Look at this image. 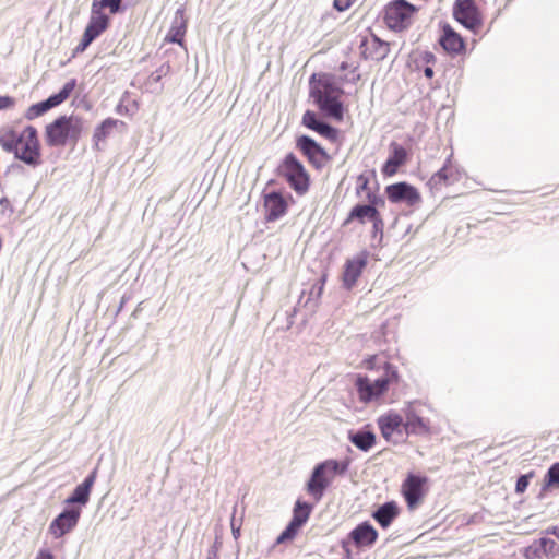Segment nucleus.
Returning <instances> with one entry per match:
<instances>
[{"instance_id":"18","label":"nucleus","mask_w":559,"mask_h":559,"mask_svg":"<svg viewBox=\"0 0 559 559\" xmlns=\"http://www.w3.org/2000/svg\"><path fill=\"white\" fill-rule=\"evenodd\" d=\"M97 477V469L92 471L81 483L78 485L73 492L66 499L67 504H79V507L86 506L90 501L92 488Z\"/></svg>"},{"instance_id":"25","label":"nucleus","mask_w":559,"mask_h":559,"mask_svg":"<svg viewBox=\"0 0 559 559\" xmlns=\"http://www.w3.org/2000/svg\"><path fill=\"white\" fill-rule=\"evenodd\" d=\"M397 515L399 507L395 501L384 502L372 512V518L382 528H388Z\"/></svg>"},{"instance_id":"17","label":"nucleus","mask_w":559,"mask_h":559,"mask_svg":"<svg viewBox=\"0 0 559 559\" xmlns=\"http://www.w3.org/2000/svg\"><path fill=\"white\" fill-rule=\"evenodd\" d=\"M301 122L306 128L319 133L330 141H335L337 139L338 130L320 119L317 112L312 110L305 111Z\"/></svg>"},{"instance_id":"7","label":"nucleus","mask_w":559,"mask_h":559,"mask_svg":"<svg viewBox=\"0 0 559 559\" xmlns=\"http://www.w3.org/2000/svg\"><path fill=\"white\" fill-rule=\"evenodd\" d=\"M296 148L300 151L308 163L317 170L323 169L331 160V156L328 152L309 135L302 134L297 136Z\"/></svg>"},{"instance_id":"45","label":"nucleus","mask_w":559,"mask_h":559,"mask_svg":"<svg viewBox=\"0 0 559 559\" xmlns=\"http://www.w3.org/2000/svg\"><path fill=\"white\" fill-rule=\"evenodd\" d=\"M367 199L369 201L368 204H373L374 207H377L378 204H384V201L382 198L376 195L373 192L368 191L367 192Z\"/></svg>"},{"instance_id":"41","label":"nucleus","mask_w":559,"mask_h":559,"mask_svg":"<svg viewBox=\"0 0 559 559\" xmlns=\"http://www.w3.org/2000/svg\"><path fill=\"white\" fill-rule=\"evenodd\" d=\"M90 37H87L85 34H83L80 44L75 47L74 53L83 52L86 50V48L93 43Z\"/></svg>"},{"instance_id":"3","label":"nucleus","mask_w":559,"mask_h":559,"mask_svg":"<svg viewBox=\"0 0 559 559\" xmlns=\"http://www.w3.org/2000/svg\"><path fill=\"white\" fill-rule=\"evenodd\" d=\"M277 175L283 177L297 195H305L310 188V175L294 153L285 155L277 166Z\"/></svg>"},{"instance_id":"44","label":"nucleus","mask_w":559,"mask_h":559,"mask_svg":"<svg viewBox=\"0 0 559 559\" xmlns=\"http://www.w3.org/2000/svg\"><path fill=\"white\" fill-rule=\"evenodd\" d=\"M234 512H236V506L234 507ZM230 526H231V533H233L234 538L235 539L239 538L241 524L236 523L235 513H233V516L230 520Z\"/></svg>"},{"instance_id":"15","label":"nucleus","mask_w":559,"mask_h":559,"mask_svg":"<svg viewBox=\"0 0 559 559\" xmlns=\"http://www.w3.org/2000/svg\"><path fill=\"white\" fill-rule=\"evenodd\" d=\"M368 262V252L361 251L353 259H348L344 265L343 285L350 289L359 278Z\"/></svg>"},{"instance_id":"40","label":"nucleus","mask_w":559,"mask_h":559,"mask_svg":"<svg viewBox=\"0 0 559 559\" xmlns=\"http://www.w3.org/2000/svg\"><path fill=\"white\" fill-rule=\"evenodd\" d=\"M357 193L359 194L361 191H370L369 190V178L365 174H361L357 178Z\"/></svg>"},{"instance_id":"14","label":"nucleus","mask_w":559,"mask_h":559,"mask_svg":"<svg viewBox=\"0 0 559 559\" xmlns=\"http://www.w3.org/2000/svg\"><path fill=\"white\" fill-rule=\"evenodd\" d=\"M318 74L313 73L310 78V96L313 100L325 97H341L344 93L343 88L330 79H317Z\"/></svg>"},{"instance_id":"10","label":"nucleus","mask_w":559,"mask_h":559,"mask_svg":"<svg viewBox=\"0 0 559 559\" xmlns=\"http://www.w3.org/2000/svg\"><path fill=\"white\" fill-rule=\"evenodd\" d=\"M81 516L80 507L66 508L50 523L49 534L55 538H60L71 532L79 523Z\"/></svg>"},{"instance_id":"29","label":"nucleus","mask_w":559,"mask_h":559,"mask_svg":"<svg viewBox=\"0 0 559 559\" xmlns=\"http://www.w3.org/2000/svg\"><path fill=\"white\" fill-rule=\"evenodd\" d=\"M379 213L380 212L373 206V204H357L350 210L344 224H348L354 219L364 224L366 221H371L372 217Z\"/></svg>"},{"instance_id":"9","label":"nucleus","mask_w":559,"mask_h":559,"mask_svg":"<svg viewBox=\"0 0 559 559\" xmlns=\"http://www.w3.org/2000/svg\"><path fill=\"white\" fill-rule=\"evenodd\" d=\"M313 506L309 502L302 501L298 499L295 502L293 509V518L284 528V531L276 538V544H283L285 542L292 540L297 535L298 531L304 526V524L308 521Z\"/></svg>"},{"instance_id":"4","label":"nucleus","mask_w":559,"mask_h":559,"mask_svg":"<svg viewBox=\"0 0 559 559\" xmlns=\"http://www.w3.org/2000/svg\"><path fill=\"white\" fill-rule=\"evenodd\" d=\"M396 380L397 371L390 364H385L384 373L376 380H370L367 376H357L355 385L359 400L369 403L380 397L388 391L390 383Z\"/></svg>"},{"instance_id":"36","label":"nucleus","mask_w":559,"mask_h":559,"mask_svg":"<svg viewBox=\"0 0 559 559\" xmlns=\"http://www.w3.org/2000/svg\"><path fill=\"white\" fill-rule=\"evenodd\" d=\"M539 540L546 558H554L559 552V544L556 540L548 537H542Z\"/></svg>"},{"instance_id":"43","label":"nucleus","mask_w":559,"mask_h":559,"mask_svg":"<svg viewBox=\"0 0 559 559\" xmlns=\"http://www.w3.org/2000/svg\"><path fill=\"white\" fill-rule=\"evenodd\" d=\"M355 0H334V8L340 11V12H343L345 10H347L353 3H354Z\"/></svg>"},{"instance_id":"39","label":"nucleus","mask_w":559,"mask_h":559,"mask_svg":"<svg viewBox=\"0 0 559 559\" xmlns=\"http://www.w3.org/2000/svg\"><path fill=\"white\" fill-rule=\"evenodd\" d=\"M530 484V476L528 475H521L515 483V492L516 493H523Z\"/></svg>"},{"instance_id":"22","label":"nucleus","mask_w":559,"mask_h":559,"mask_svg":"<svg viewBox=\"0 0 559 559\" xmlns=\"http://www.w3.org/2000/svg\"><path fill=\"white\" fill-rule=\"evenodd\" d=\"M349 538L357 547L371 546L378 538V532L368 521H366L358 524L350 531Z\"/></svg>"},{"instance_id":"33","label":"nucleus","mask_w":559,"mask_h":559,"mask_svg":"<svg viewBox=\"0 0 559 559\" xmlns=\"http://www.w3.org/2000/svg\"><path fill=\"white\" fill-rule=\"evenodd\" d=\"M118 123L122 124L123 122L114 118L105 119L94 131L93 140L95 141V144L98 145L100 141L106 140Z\"/></svg>"},{"instance_id":"6","label":"nucleus","mask_w":559,"mask_h":559,"mask_svg":"<svg viewBox=\"0 0 559 559\" xmlns=\"http://www.w3.org/2000/svg\"><path fill=\"white\" fill-rule=\"evenodd\" d=\"M416 10V7L406 0H394L384 9V21L390 29L404 31L411 25Z\"/></svg>"},{"instance_id":"12","label":"nucleus","mask_w":559,"mask_h":559,"mask_svg":"<svg viewBox=\"0 0 559 559\" xmlns=\"http://www.w3.org/2000/svg\"><path fill=\"white\" fill-rule=\"evenodd\" d=\"M385 193L392 203H406L407 205L413 206L420 201L418 190L405 181L389 185L385 188Z\"/></svg>"},{"instance_id":"47","label":"nucleus","mask_w":559,"mask_h":559,"mask_svg":"<svg viewBox=\"0 0 559 559\" xmlns=\"http://www.w3.org/2000/svg\"><path fill=\"white\" fill-rule=\"evenodd\" d=\"M36 559H55L49 550H40Z\"/></svg>"},{"instance_id":"35","label":"nucleus","mask_w":559,"mask_h":559,"mask_svg":"<svg viewBox=\"0 0 559 559\" xmlns=\"http://www.w3.org/2000/svg\"><path fill=\"white\" fill-rule=\"evenodd\" d=\"M523 556L525 559H543L545 558V549L539 539L534 540L530 546L524 549Z\"/></svg>"},{"instance_id":"30","label":"nucleus","mask_w":559,"mask_h":559,"mask_svg":"<svg viewBox=\"0 0 559 559\" xmlns=\"http://www.w3.org/2000/svg\"><path fill=\"white\" fill-rule=\"evenodd\" d=\"M170 64L165 62L160 64L151 75L147 78L145 82L146 90L151 93H160L163 90V85L160 81L164 76H166L170 72Z\"/></svg>"},{"instance_id":"42","label":"nucleus","mask_w":559,"mask_h":559,"mask_svg":"<svg viewBox=\"0 0 559 559\" xmlns=\"http://www.w3.org/2000/svg\"><path fill=\"white\" fill-rule=\"evenodd\" d=\"M370 222L372 223L373 234L374 235L377 233L382 234L384 224H383V219H382L380 213L378 215H376L374 217H372V219Z\"/></svg>"},{"instance_id":"13","label":"nucleus","mask_w":559,"mask_h":559,"mask_svg":"<svg viewBox=\"0 0 559 559\" xmlns=\"http://www.w3.org/2000/svg\"><path fill=\"white\" fill-rule=\"evenodd\" d=\"M425 476L409 474L402 485V492L409 509H415L424 497Z\"/></svg>"},{"instance_id":"5","label":"nucleus","mask_w":559,"mask_h":559,"mask_svg":"<svg viewBox=\"0 0 559 559\" xmlns=\"http://www.w3.org/2000/svg\"><path fill=\"white\" fill-rule=\"evenodd\" d=\"M14 157L33 168L41 164L40 143L35 127L27 126L19 133V143L16 144Z\"/></svg>"},{"instance_id":"34","label":"nucleus","mask_w":559,"mask_h":559,"mask_svg":"<svg viewBox=\"0 0 559 559\" xmlns=\"http://www.w3.org/2000/svg\"><path fill=\"white\" fill-rule=\"evenodd\" d=\"M19 143V134L15 131H10L0 136V146L8 153H15L16 144Z\"/></svg>"},{"instance_id":"19","label":"nucleus","mask_w":559,"mask_h":559,"mask_svg":"<svg viewBox=\"0 0 559 559\" xmlns=\"http://www.w3.org/2000/svg\"><path fill=\"white\" fill-rule=\"evenodd\" d=\"M407 151L400 144L392 142L390 144V155L382 166V174L384 176H393L397 169L407 162Z\"/></svg>"},{"instance_id":"51","label":"nucleus","mask_w":559,"mask_h":559,"mask_svg":"<svg viewBox=\"0 0 559 559\" xmlns=\"http://www.w3.org/2000/svg\"><path fill=\"white\" fill-rule=\"evenodd\" d=\"M341 69H342V70H345V69H346V63H345V62H343V63L341 64Z\"/></svg>"},{"instance_id":"28","label":"nucleus","mask_w":559,"mask_h":559,"mask_svg":"<svg viewBox=\"0 0 559 559\" xmlns=\"http://www.w3.org/2000/svg\"><path fill=\"white\" fill-rule=\"evenodd\" d=\"M376 435L371 430H350L348 440L360 451L368 452L376 444Z\"/></svg>"},{"instance_id":"27","label":"nucleus","mask_w":559,"mask_h":559,"mask_svg":"<svg viewBox=\"0 0 559 559\" xmlns=\"http://www.w3.org/2000/svg\"><path fill=\"white\" fill-rule=\"evenodd\" d=\"M319 109L328 117L342 120L344 117V106L340 97H325L314 100Z\"/></svg>"},{"instance_id":"37","label":"nucleus","mask_w":559,"mask_h":559,"mask_svg":"<svg viewBox=\"0 0 559 559\" xmlns=\"http://www.w3.org/2000/svg\"><path fill=\"white\" fill-rule=\"evenodd\" d=\"M545 481L547 486L559 487V463H555L549 467L545 476Z\"/></svg>"},{"instance_id":"24","label":"nucleus","mask_w":559,"mask_h":559,"mask_svg":"<svg viewBox=\"0 0 559 559\" xmlns=\"http://www.w3.org/2000/svg\"><path fill=\"white\" fill-rule=\"evenodd\" d=\"M110 25V17L106 13H97L91 10L88 23L84 33L92 40L99 37Z\"/></svg>"},{"instance_id":"1","label":"nucleus","mask_w":559,"mask_h":559,"mask_svg":"<svg viewBox=\"0 0 559 559\" xmlns=\"http://www.w3.org/2000/svg\"><path fill=\"white\" fill-rule=\"evenodd\" d=\"M83 119L78 116H59L46 126L45 140L50 147H61L68 142L76 144L83 131Z\"/></svg>"},{"instance_id":"23","label":"nucleus","mask_w":559,"mask_h":559,"mask_svg":"<svg viewBox=\"0 0 559 559\" xmlns=\"http://www.w3.org/2000/svg\"><path fill=\"white\" fill-rule=\"evenodd\" d=\"M439 44L450 53H461L465 50V43L463 38L448 24L443 26Z\"/></svg>"},{"instance_id":"48","label":"nucleus","mask_w":559,"mask_h":559,"mask_svg":"<svg viewBox=\"0 0 559 559\" xmlns=\"http://www.w3.org/2000/svg\"><path fill=\"white\" fill-rule=\"evenodd\" d=\"M433 74H435V72H433V69H432L431 67H426V68L424 69V75H425L427 79H431V78H433Z\"/></svg>"},{"instance_id":"16","label":"nucleus","mask_w":559,"mask_h":559,"mask_svg":"<svg viewBox=\"0 0 559 559\" xmlns=\"http://www.w3.org/2000/svg\"><path fill=\"white\" fill-rule=\"evenodd\" d=\"M265 219L275 222L283 217L288 210V204L283 194L278 191H271L264 194Z\"/></svg>"},{"instance_id":"50","label":"nucleus","mask_w":559,"mask_h":559,"mask_svg":"<svg viewBox=\"0 0 559 559\" xmlns=\"http://www.w3.org/2000/svg\"><path fill=\"white\" fill-rule=\"evenodd\" d=\"M435 59H436V58H435L433 53H431V52H426V53H425L424 60H425L427 63H430V62L435 61Z\"/></svg>"},{"instance_id":"46","label":"nucleus","mask_w":559,"mask_h":559,"mask_svg":"<svg viewBox=\"0 0 559 559\" xmlns=\"http://www.w3.org/2000/svg\"><path fill=\"white\" fill-rule=\"evenodd\" d=\"M15 103L13 97L10 96H0V109H5L13 106Z\"/></svg>"},{"instance_id":"49","label":"nucleus","mask_w":559,"mask_h":559,"mask_svg":"<svg viewBox=\"0 0 559 559\" xmlns=\"http://www.w3.org/2000/svg\"><path fill=\"white\" fill-rule=\"evenodd\" d=\"M323 284H324V280H322V283L317 287V286H313L312 288V293L316 290V295L317 297H320L321 294H322V290H323Z\"/></svg>"},{"instance_id":"31","label":"nucleus","mask_w":559,"mask_h":559,"mask_svg":"<svg viewBox=\"0 0 559 559\" xmlns=\"http://www.w3.org/2000/svg\"><path fill=\"white\" fill-rule=\"evenodd\" d=\"M403 427L407 433L423 435L428 432V426L425 420L414 412L406 414V421Z\"/></svg>"},{"instance_id":"32","label":"nucleus","mask_w":559,"mask_h":559,"mask_svg":"<svg viewBox=\"0 0 559 559\" xmlns=\"http://www.w3.org/2000/svg\"><path fill=\"white\" fill-rule=\"evenodd\" d=\"M123 0H92L91 10L97 13H105L108 10L110 14L115 15L123 11Z\"/></svg>"},{"instance_id":"8","label":"nucleus","mask_w":559,"mask_h":559,"mask_svg":"<svg viewBox=\"0 0 559 559\" xmlns=\"http://www.w3.org/2000/svg\"><path fill=\"white\" fill-rule=\"evenodd\" d=\"M75 86H76V80L75 79L69 80L58 93L50 95L45 100H41L39 103H36V104L29 106L28 109L26 110L24 117L27 120H34V119L43 116L48 110L57 107L58 105L62 104L66 99H68L70 94L75 88Z\"/></svg>"},{"instance_id":"20","label":"nucleus","mask_w":559,"mask_h":559,"mask_svg":"<svg viewBox=\"0 0 559 559\" xmlns=\"http://www.w3.org/2000/svg\"><path fill=\"white\" fill-rule=\"evenodd\" d=\"M377 424L382 437L386 441H391L394 433H397L399 437H402L403 435V418L396 413H389L386 415L380 416L377 420Z\"/></svg>"},{"instance_id":"2","label":"nucleus","mask_w":559,"mask_h":559,"mask_svg":"<svg viewBox=\"0 0 559 559\" xmlns=\"http://www.w3.org/2000/svg\"><path fill=\"white\" fill-rule=\"evenodd\" d=\"M349 466V461L325 460L318 463L306 484L307 492L318 502L331 485L335 475H344Z\"/></svg>"},{"instance_id":"11","label":"nucleus","mask_w":559,"mask_h":559,"mask_svg":"<svg viewBox=\"0 0 559 559\" xmlns=\"http://www.w3.org/2000/svg\"><path fill=\"white\" fill-rule=\"evenodd\" d=\"M453 16L464 27L471 31L481 25V19L474 0H455Z\"/></svg>"},{"instance_id":"21","label":"nucleus","mask_w":559,"mask_h":559,"mask_svg":"<svg viewBox=\"0 0 559 559\" xmlns=\"http://www.w3.org/2000/svg\"><path fill=\"white\" fill-rule=\"evenodd\" d=\"M361 47L364 48L362 55L366 59L377 61L385 59L390 51L389 43L381 40L376 35H372L370 39L362 40Z\"/></svg>"},{"instance_id":"26","label":"nucleus","mask_w":559,"mask_h":559,"mask_svg":"<svg viewBox=\"0 0 559 559\" xmlns=\"http://www.w3.org/2000/svg\"><path fill=\"white\" fill-rule=\"evenodd\" d=\"M186 29L187 21L185 19V11L182 8H179L175 13L171 26L166 35V40L182 45Z\"/></svg>"},{"instance_id":"38","label":"nucleus","mask_w":559,"mask_h":559,"mask_svg":"<svg viewBox=\"0 0 559 559\" xmlns=\"http://www.w3.org/2000/svg\"><path fill=\"white\" fill-rule=\"evenodd\" d=\"M448 182V174H447V165H444L441 169H439L436 174L430 178V183L433 186L447 183Z\"/></svg>"}]
</instances>
